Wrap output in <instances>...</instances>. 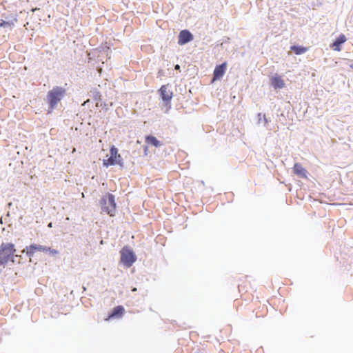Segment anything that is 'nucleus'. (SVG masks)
Returning <instances> with one entry per match:
<instances>
[{
	"mask_svg": "<svg viewBox=\"0 0 353 353\" xmlns=\"http://www.w3.org/2000/svg\"><path fill=\"white\" fill-rule=\"evenodd\" d=\"M121 262L127 268L131 267L137 261L134 251L128 246H124L120 251Z\"/></svg>",
	"mask_w": 353,
	"mask_h": 353,
	"instance_id": "39448f33",
	"label": "nucleus"
},
{
	"mask_svg": "<svg viewBox=\"0 0 353 353\" xmlns=\"http://www.w3.org/2000/svg\"><path fill=\"white\" fill-rule=\"evenodd\" d=\"M293 172L299 178H307V171L299 163H295L293 167Z\"/></svg>",
	"mask_w": 353,
	"mask_h": 353,
	"instance_id": "f8f14e48",
	"label": "nucleus"
},
{
	"mask_svg": "<svg viewBox=\"0 0 353 353\" xmlns=\"http://www.w3.org/2000/svg\"><path fill=\"white\" fill-rule=\"evenodd\" d=\"M65 88L61 86H54L48 92L46 96V101L48 104V114L52 112L57 108L58 103L65 97Z\"/></svg>",
	"mask_w": 353,
	"mask_h": 353,
	"instance_id": "f257e3e1",
	"label": "nucleus"
},
{
	"mask_svg": "<svg viewBox=\"0 0 353 353\" xmlns=\"http://www.w3.org/2000/svg\"><path fill=\"white\" fill-rule=\"evenodd\" d=\"M175 69H176V70H179V69H180V65H178V64H177V65H175Z\"/></svg>",
	"mask_w": 353,
	"mask_h": 353,
	"instance_id": "4be33fe9",
	"label": "nucleus"
},
{
	"mask_svg": "<svg viewBox=\"0 0 353 353\" xmlns=\"http://www.w3.org/2000/svg\"><path fill=\"white\" fill-rule=\"evenodd\" d=\"M227 68V63L223 62L222 63L216 65L214 72L213 76L211 79V82L213 83L216 81L220 80L225 73Z\"/></svg>",
	"mask_w": 353,
	"mask_h": 353,
	"instance_id": "0eeeda50",
	"label": "nucleus"
},
{
	"mask_svg": "<svg viewBox=\"0 0 353 353\" xmlns=\"http://www.w3.org/2000/svg\"><path fill=\"white\" fill-rule=\"evenodd\" d=\"M346 41V37L344 34H341L332 42L330 45V48L335 51H341V45Z\"/></svg>",
	"mask_w": 353,
	"mask_h": 353,
	"instance_id": "9b49d317",
	"label": "nucleus"
},
{
	"mask_svg": "<svg viewBox=\"0 0 353 353\" xmlns=\"http://www.w3.org/2000/svg\"><path fill=\"white\" fill-rule=\"evenodd\" d=\"M125 309L122 305H117L114 307L112 311L108 314V319L120 318L123 316Z\"/></svg>",
	"mask_w": 353,
	"mask_h": 353,
	"instance_id": "ddd939ff",
	"label": "nucleus"
},
{
	"mask_svg": "<svg viewBox=\"0 0 353 353\" xmlns=\"http://www.w3.org/2000/svg\"><path fill=\"white\" fill-rule=\"evenodd\" d=\"M194 39L193 34L188 30H182L179 32L178 37V44L183 46Z\"/></svg>",
	"mask_w": 353,
	"mask_h": 353,
	"instance_id": "1a4fd4ad",
	"label": "nucleus"
},
{
	"mask_svg": "<svg viewBox=\"0 0 353 353\" xmlns=\"http://www.w3.org/2000/svg\"><path fill=\"white\" fill-rule=\"evenodd\" d=\"M270 85L274 90H279L283 88L285 83L281 77L275 74L270 79Z\"/></svg>",
	"mask_w": 353,
	"mask_h": 353,
	"instance_id": "9d476101",
	"label": "nucleus"
},
{
	"mask_svg": "<svg viewBox=\"0 0 353 353\" xmlns=\"http://www.w3.org/2000/svg\"><path fill=\"white\" fill-rule=\"evenodd\" d=\"M350 68L353 70V63L350 65Z\"/></svg>",
	"mask_w": 353,
	"mask_h": 353,
	"instance_id": "393cba45",
	"label": "nucleus"
},
{
	"mask_svg": "<svg viewBox=\"0 0 353 353\" xmlns=\"http://www.w3.org/2000/svg\"><path fill=\"white\" fill-rule=\"evenodd\" d=\"M263 117L264 122H265V123H266L268 122V119H267V118H266L265 114H263Z\"/></svg>",
	"mask_w": 353,
	"mask_h": 353,
	"instance_id": "6ab92c4d",
	"label": "nucleus"
},
{
	"mask_svg": "<svg viewBox=\"0 0 353 353\" xmlns=\"http://www.w3.org/2000/svg\"><path fill=\"white\" fill-rule=\"evenodd\" d=\"M132 291H133V292L137 291V288H134L132 289Z\"/></svg>",
	"mask_w": 353,
	"mask_h": 353,
	"instance_id": "a878e982",
	"label": "nucleus"
},
{
	"mask_svg": "<svg viewBox=\"0 0 353 353\" xmlns=\"http://www.w3.org/2000/svg\"><path fill=\"white\" fill-rule=\"evenodd\" d=\"M261 116H262V114H261V113H259V114H258L259 121H260V120L261 119Z\"/></svg>",
	"mask_w": 353,
	"mask_h": 353,
	"instance_id": "412c9836",
	"label": "nucleus"
},
{
	"mask_svg": "<svg viewBox=\"0 0 353 353\" xmlns=\"http://www.w3.org/2000/svg\"><path fill=\"white\" fill-rule=\"evenodd\" d=\"M16 21L17 19L14 17H10V19L8 21L0 19V27L12 28Z\"/></svg>",
	"mask_w": 353,
	"mask_h": 353,
	"instance_id": "2eb2a0df",
	"label": "nucleus"
},
{
	"mask_svg": "<svg viewBox=\"0 0 353 353\" xmlns=\"http://www.w3.org/2000/svg\"><path fill=\"white\" fill-rule=\"evenodd\" d=\"M147 150H148V147L147 146H144V152H145V155H147Z\"/></svg>",
	"mask_w": 353,
	"mask_h": 353,
	"instance_id": "aec40b11",
	"label": "nucleus"
},
{
	"mask_svg": "<svg viewBox=\"0 0 353 353\" xmlns=\"http://www.w3.org/2000/svg\"><path fill=\"white\" fill-rule=\"evenodd\" d=\"M8 205L9 207H10L12 205V203H9Z\"/></svg>",
	"mask_w": 353,
	"mask_h": 353,
	"instance_id": "bb28decb",
	"label": "nucleus"
},
{
	"mask_svg": "<svg viewBox=\"0 0 353 353\" xmlns=\"http://www.w3.org/2000/svg\"><path fill=\"white\" fill-rule=\"evenodd\" d=\"M169 87V84L163 85L159 90L161 99L163 101L164 105L166 106L168 109L171 108V100L173 97V93Z\"/></svg>",
	"mask_w": 353,
	"mask_h": 353,
	"instance_id": "423d86ee",
	"label": "nucleus"
},
{
	"mask_svg": "<svg viewBox=\"0 0 353 353\" xmlns=\"http://www.w3.org/2000/svg\"><path fill=\"white\" fill-rule=\"evenodd\" d=\"M48 226L49 228H52V223H50L48 224Z\"/></svg>",
	"mask_w": 353,
	"mask_h": 353,
	"instance_id": "b1692460",
	"label": "nucleus"
},
{
	"mask_svg": "<svg viewBox=\"0 0 353 353\" xmlns=\"http://www.w3.org/2000/svg\"><path fill=\"white\" fill-rule=\"evenodd\" d=\"M46 250H45V253L49 254L50 255H55V254H57L59 253V251L57 250L52 249L50 247H47L46 246Z\"/></svg>",
	"mask_w": 353,
	"mask_h": 353,
	"instance_id": "a211bd4d",
	"label": "nucleus"
},
{
	"mask_svg": "<svg viewBox=\"0 0 353 353\" xmlns=\"http://www.w3.org/2000/svg\"><path fill=\"white\" fill-rule=\"evenodd\" d=\"M110 157L104 159L103 161V166L108 168L111 165H119L121 168H123V161L121 156L118 153V149L112 145L110 149Z\"/></svg>",
	"mask_w": 353,
	"mask_h": 353,
	"instance_id": "20e7f679",
	"label": "nucleus"
},
{
	"mask_svg": "<svg viewBox=\"0 0 353 353\" xmlns=\"http://www.w3.org/2000/svg\"><path fill=\"white\" fill-rule=\"evenodd\" d=\"M290 50L295 54L300 55L305 53L307 50V48L301 46L293 45L290 47Z\"/></svg>",
	"mask_w": 353,
	"mask_h": 353,
	"instance_id": "dca6fc26",
	"label": "nucleus"
},
{
	"mask_svg": "<svg viewBox=\"0 0 353 353\" xmlns=\"http://www.w3.org/2000/svg\"><path fill=\"white\" fill-rule=\"evenodd\" d=\"M145 142L151 145L158 148L162 145V143L154 136L148 135L145 137Z\"/></svg>",
	"mask_w": 353,
	"mask_h": 353,
	"instance_id": "4468645a",
	"label": "nucleus"
},
{
	"mask_svg": "<svg viewBox=\"0 0 353 353\" xmlns=\"http://www.w3.org/2000/svg\"><path fill=\"white\" fill-rule=\"evenodd\" d=\"M10 17H6V20H5V21H8V20H10Z\"/></svg>",
	"mask_w": 353,
	"mask_h": 353,
	"instance_id": "5701e85b",
	"label": "nucleus"
},
{
	"mask_svg": "<svg viewBox=\"0 0 353 353\" xmlns=\"http://www.w3.org/2000/svg\"><path fill=\"white\" fill-rule=\"evenodd\" d=\"M7 216H10V212H8L6 214Z\"/></svg>",
	"mask_w": 353,
	"mask_h": 353,
	"instance_id": "cd10ccee",
	"label": "nucleus"
},
{
	"mask_svg": "<svg viewBox=\"0 0 353 353\" xmlns=\"http://www.w3.org/2000/svg\"><path fill=\"white\" fill-rule=\"evenodd\" d=\"M17 250L12 243H2L0 245V266L3 268L8 262L15 263V259L19 257L16 254Z\"/></svg>",
	"mask_w": 353,
	"mask_h": 353,
	"instance_id": "f03ea898",
	"label": "nucleus"
},
{
	"mask_svg": "<svg viewBox=\"0 0 353 353\" xmlns=\"http://www.w3.org/2000/svg\"><path fill=\"white\" fill-rule=\"evenodd\" d=\"M45 250H46V246L37 245V244H31L29 246H26V248L22 251L23 253L26 252V255L31 259L35 252H42L45 253Z\"/></svg>",
	"mask_w": 353,
	"mask_h": 353,
	"instance_id": "6e6552de",
	"label": "nucleus"
},
{
	"mask_svg": "<svg viewBox=\"0 0 353 353\" xmlns=\"http://www.w3.org/2000/svg\"><path fill=\"white\" fill-rule=\"evenodd\" d=\"M93 99L97 101V106H99V102L102 101V96L101 92L97 89H93L90 91Z\"/></svg>",
	"mask_w": 353,
	"mask_h": 353,
	"instance_id": "f3484780",
	"label": "nucleus"
},
{
	"mask_svg": "<svg viewBox=\"0 0 353 353\" xmlns=\"http://www.w3.org/2000/svg\"><path fill=\"white\" fill-rule=\"evenodd\" d=\"M99 203L102 212L107 213L110 216L114 215L117 204L114 194L107 193L101 198Z\"/></svg>",
	"mask_w": 353,
	"mask_h": 353,
	"instance_id": "7ed1b4c3",
	"label": "nucleus"
}]
</instances>
